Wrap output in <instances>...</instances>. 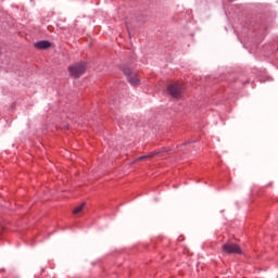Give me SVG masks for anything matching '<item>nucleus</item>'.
<instances>
[{"label":"nucleus","mask_w":278,"mask_h":278,"mask_svg":"<svg viewBox=\"0 0 278 278\" xmlns=\"http://www.w3.org/2000/svg\"><path fill=\"white\" fill-rule=\"evenodd\" d=\"M167 92L173 99H181L184 94V87L179 83H170L167 86Z\"/></svg>","instance_id":"nucleus-2"},{"label":"nucleus","mask_w":278,"mask_h":278,"mask_svg":"<svg viewBox=\"0 0 278 278\" xmlns=\"http://www.w3.org/2000/svg\"><path fill=\"white\" fill-rule=\"evenodd\" d=\"M123 73L127 78V81L130 83V86H140V78L138 77V73L134 72L129 67H124Z\"/></svg>","instance_id":"nucleus-3"},{"label":"nucleus","mask_w":278,"mask_h":278,"mask_svg":"<svg viewBox=\"0 0 278 278\" xmlns=\"http://www.w3.org/2000/svg\"><path fill=\"white\" fill-rule=\"evenodd\" d=\"M157 153L160 152H151L150 154L146 155V157H155V155H157Z\"/></svg>","instance_id":"nucleus-7"},{"label":"nucleus","mask_w":278,"mask_h":278,"mask_svg":"<svg viewBox=\"0 0 278 278\" xmlns=\"http://www.w3.org/2000/svg\"><path fill=\"white\" fill-rule=\"evenodd\" d=\"M223 253H226L227 255L237 254L241 255L242 250L240 249L239 244L227 242L222 247Z\"/></svg>","instance_id":"nucleus-4"},{"label":"nucleus","mask_w":278,"mask_h":278,"mask_svg":"<svg viewBox=\"0 0 278 278\" xmlns=\"http://www.w3.org/2000/svg\"><path fill=\"white\" fill-rule=\"evenodd\" d=\"M36 49H49L51 47V42L49 41H39L35 43Z\"/></svg>","instance_id":"nucleus-5"},{"label":"nucleus","mask_w":278,"mask_h":278,"mask_svg":"<svg viewBox=\"0 0 278 278\" xmlns=\"http://www.w3.org/2000/svg\"><path fill=\"white\" fill-rule=\"evenodd\" d=\"M84 207H86V203H81L80 205L76 206L73 211V214H79L80 212H84Z\"/></svg>","instance_id":"nucleus-6"},{"label":"nucleus","mask_w":278,"mask_h":278,"mask_svg":"<svg viewBox=\"0 0 278 278\" xmlns=\"http://www.w3.org/2000/svg\"><path fill=\"white\" fill-rule=\"evenodd\" d=\"M68 73L74 79H79V77L86 73V63L80 62L70 66Z\"/></svg>","instance_id":"nucleus-1"},{"label":"nucleus","mask_w":278,"mask_h":278,"mask_svg":"<svg viewBox=\"0 0 278 278\" xmlns=\"http://www.w3.org/2000/svg\"><path fill=\"white\" fill-rule=\"evenodd\" d=\"M141 160H149V156L143 155L137 159V162H140Z\"/></svg>","instance_id":"nucleus-8"}]
</instances>
